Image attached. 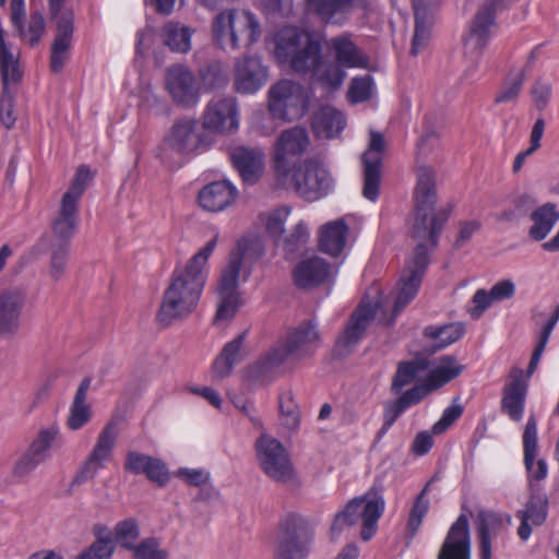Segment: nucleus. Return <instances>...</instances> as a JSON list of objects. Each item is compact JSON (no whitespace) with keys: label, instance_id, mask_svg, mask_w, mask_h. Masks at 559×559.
<instances>
[{"label":"nucleus","instance_id":"f257e3e1","mask_svg":"<svg viewBox=\"0 0 559 559\" xmlns=\"http://www.w3.org/2000/svg\"><path fill=\"white\" fill-rule=\"evenodd\" d=\"M415 211L412 238L416 242L414 253L406 262L405 269L394 292L380 296L374 306L365 301L353 313L338 345L349 349L361 338L371 320L391 323L399 313L415 298L428 265V249L437 245L438 236L449 218L450 210L436 207L437 189L435 171L428 166L417 170V185L414 193Z\"/></svg>","mask_w":559,"mask_h":559},{"label":"nucleus","instance_id":"f03ea898","mask_svg":"<svg viewBox=\"0 0 559 559\" xmlns=\"http://www.w3.org/2000/svg\"><path fill=\"white\" fill-rule=\"evenodd\" d=\"M218 238L216 231L183 265L175 267L157 311L159 323L169 325L195 311L209 277V259Z\"/></svg>","mask_w":559,"mask_h":559},{"label":"nucleus","instance_id":"7ed1b4c3","mask_svg":"<svg viewBox=\"0 0 559 559\" xmlns=\"http://www.w3.org/2000/svg\"><path fill=\"white\" fill-rule=\"evenodd\" d=\"M258 243L251 239H241L231 251L228 263L222 271L217 286L218 304L214 322L216 325L228 324L242 305L238 290L240 278L247 281L250 275L249 263L259 255Z\"/></svg>","mask_w":559,"mask_h":559},{"label":"nucleus","instance_id":"20e7f679","mask_svg":"<svg viewBox=\"0 0 559 559\" xmlns=\"http://www.w3.org/2000/svg\"><path fill=\"white\" fill-rule=\"evenodd\" d=\"M320 343L317 323L308 321L299 324L280 338L261 358L249 368V377H263L272 370L295 364L311 356Z\"/></svg>","mask_w":559,"mask_h":559},{"label":"nucleus","instance_id":"39448f33","mask_svg":"<svg viewBox=\"0 0 559 559\" xmlns=\"http://www.w3.org/2000/svg\"><path fill=\"white\" fill-rule=\"evenodd\" d=\"M273 45L276 60L300 73H307L321 51L320 43L296 26L278 29L273 36Z\"/></svg>","mask_w":559,"mask_h":559},{"label":"nucleus","instance_id":"423d86ee","mask_svg":"<svg viewBox=\"0 0 559 559\" xmlns=\"http://www.w3.org/2000/svg\"><path fill=\"white\" fill-rule=\"evenodd\" d=\"M211 29L213 40L224 49L236 50L241 45H252L261 36L258 19L246 10H224L217 13L212 20Z\"/></svg>","mask_w":559,"mask_h":559},{"label":"nucleus","instance_id":"0eeeda50","mask_svg":"<svg viewBox=\"0 0 559 559\" xmlns=\"http://www.w3.org/2000/svg\"><path fill=\"white\" fill-rule=\"evenodd\" d=\"M518 0H486L471 22L463 37V53L469 63L467 75L474 79L483 51L495 35V15L515 3Z\"/></svg>","mask_w":559,"mask_h":559},{"label":"nucleus","instance_id":"6e6552de","mask_svg":"<svg viewBox=\"0 0 559 559\" xmlns=\"http://www.w3.org/2000/svg\"><path fill=\"white\" fill-rule=\"evenodd\" d=\"M275 179L278 187L294 190L310 202L326 197L334 189V179L330 171L314 160L293 165V168Z\"/></svg>","mask_w":559,"mask_h":559},{"label":"nucleus","instance_id":"1a4fd4ad","mask_svg":"<svg viewBox=\"0 0 559 559\" xmlns=\"http://www.w3.org/2000/svg\"><path fill=\"white\" fill-rule=\"evenodd\" d=\"M385 508V501L380 491L374 488L364 496L354 498L336 514L331 527L332 536L336 537L345 527L362 522L361 538L369 540L377 531L378 520Z\"/></svg>","mask_w":559,"mask_h":559},{"label":"nucleus","instance_id":"9d476101","mask_svg":"<svg viewBox=\"0 0 559 559\" xmlns=\"http://www.w3.org/2000/svg\"><path fill=\"white\" fill-rule=\"evenodd\" d=\"M309 106L307 91L290 80H282L269 91V111L274 118L292 121L301 118Z\"/></svg>","mask_w":559,"mask_h":559},{"label":"nucleus","instance_id":"9b49d317","mask_svg":"<svg viewBox=\"0 0 559 559\" xmlns=\"http://www.w3.org/2000/svg\"><path fill=\"white\" fill-rule=\"evenodd\" d=\"M255 453L261 469L273 480L287 481L294 477L288 451L275 437L261 433L255 441Z\"/></svg>","mask_w":559,"mask_h":559},{"label":"nucleus","instance_id":"f8f14e48","mask_svg":"<svg viewBox=\"0 0 559 559\" xmlns=\"http://www.w3.org/2000/svg\"><path fill=\"white\" fill-rule=\"evenodd\" d=\"M118 437V425L109 421L96 438V441L79 467L73 483L83 484L95 478L111 462Z\"/></svg>","mask_w":559,"mask_h":559},{"label":"nucleus","instance_id":"ddd939ff","mask_svg":"<svg viewBox=\"0 0 559 559\" xmlns=\"http://www.w3.org/2000/svg\"><path fill=\"white\" fill-rule=\"evenodd\" d=\"M310 146V138L302 127H292L283 130L272 146V162L275 178L288 171L296 165L294 162L301 157Z\"/></svg>","mask_w":559,"mask_h":559},{"label":"nucleus","instance_id":"4468645a","mask_svg":"<svg viewBox=\"0 0 559 559\" xmlns=\"http://www.w3.org/2000/svg\"><path fill=\"white\" fill-rule=\"evenodd\" d=\"M239 126V108L235 97L216 96L206 104L202 116V127L204 130L228 135L236 133Z\"/></svg>","mask_w":559,"mask_h":559},{"label":"nucleus","instance_id":"2eb2a0df","mask_svg":"<svg viewBox=\"0 0 559 559\" xmlns=\"http://www.w3.org/2000/svg\"><path fill=\"white\" fill-rule=\"evenodd\" d=\"M210 143L200 130L195 119L185 118L177 121L165 136L162 150L181 155L203 152Z\"/></svg>","mask_w":559,"mask_h":559},{"label":"nucleus","instance_id":"dca6fc26","mask_svg":"<svg viewBox=\"0 0 559 559\" xmlns=\"http://www.w3.org/2000/svg\"><path fill=\"white\" fill-rule=\"evenodd\" d=\"M361 225V217L356 214H346L326 222L318 229V243L322 252L333 257H341L349 239L350 231Z\"/></svg>","mask_w":559,"mask_h":559},{"label":"nucleus","instance_id":"f3484780","mask_svg":"<svg viewBox=\"0 0 559 559\" xmlns=\"http://www.w3.org/2000/svg\"><path fill=\"white\" fill-rule=\"evenodd\" d=\"M165 86L177 105L192 107L200 102L201 94L197 78L183 64H174L166 70Z\"/></svg>","mask_w":559,"mask_h":559},{"label":"nucleus","instance_id":"a211bd4d","mask_svg":"<svg viewBox=\"0 0 559 559\" xmlns=\"http://www.w3.org/2000/svg\"><path fill=\"white\" fill-rule=\"evenodd\" d=\"M50 11L57 20V35L51 47V69L60 71L69 55L73 35V13L62 8V0H49Z\"/></svg>","mask_w":559,"mask_h":559},{"label":"nucleus","instance_id":"6ab92c4d","mask_svg":"<svg viewBox=\"0 0 559 559\" xmlns=\"http://www.w3.org/2000/svg\"><path fill=\"white\" fill-rule=\"evenodd\" d=\"M269 80L267 68L255 56L238 59L234 68V88L237 93L252 95L260 91Z\"/></svg>","mask_w":559,"mask_h":559},{"label":"nucleus","instance_id":"aec40b11","mask_svg":"<svg viewBox=\"0 0 559 559\" xmlns=\"http://www.w3.org/2000/svg\"><path fill=\"white\" fill-rule=\"evenodd\" d=\"M437 559H472L469 521L461 514L450 526Z\"/></svg>","mask_w":559,"mask_h":559},{"label":"nucleus","instance_id":"412c9836","mask_svg":"<svg viewBox=\"0 0 559 559\" xmlns=\"http://www.w3.org/2000/svg\"><path fill=\"white\" fill-rule=\"evenodd\" d=\"M523 462L527 472L530 481L543 480L548 475V465L546 460L537 459L538 455V429L535 415H530L524 427L523 436Z\"/></svg>","mask_w":559,"mask_h":559},{"label":"nucleus","instance_id":"4be33fe9","mask_svg":"<svg viewBox=\"0 0 559 559\" xmlns=\"http://www.w3.org/2000/svg\"><path fill=\"white\" fill-rule=\"evenodd\" d=\"M384 151V140L378 132L370 133L369 147L362 156L364 162V190L366 199L374 201L379 194L380 165Z\"/></svg>","mask_w":559,"mask_h":559},{"label":"nucleus","instance_id":"5701e85b","mask_svg":"<svg viewBox=\"0 0 559 559\" xmlns=\"http://www.w3.org/2000/svg\"><path fill=\"white\" fill-rule=\"evenodd\" d=\"M237 195V188L229 180L222 179L204 186L199 191L198 202L204 211L218 213L231 206Z\"/></svg>","mask_w":559,"mask_h":559},{"label":"nucleus","instance_id":"b1692460","mask_svg":"<svg viewBox=\"0 0 559 559\" xmlns=\"http://www.w3.org/2000/svg\"><path fill=\"white\" fill-rule=\"evenodd\" d=\"M124 468L132 474L145 475L150 481L160 487L170 480L169 468L163 460L138 451L128 453Z\"/></svg>","mask_w":559,"mask_h":559},{"label":"nucleus","instance_id":"393cba45","mask_svg":"<svg viewBox=\"0 0 559 559\" xmlns=\"http://www.w3.org/2000/svg\"><path fill=\"white\" fill-rule=\"evenodd\" d=\"M25 301V294L20 290L0 296V337L10 338L19 333Z\"/></svg>","mask_w":559,"mask_h":559},{"label":"nucleus","instance_id":"a878e982","mask_svg":"<svg viewBox=\"0 0 559 559\" xmlns=\"http://www.w3.org/2000/svg\"><path fill=\"white\" fill-rule=\"evenodd\" d=\"M230 159L247 183H254L263 174L265 153L260 147L237 146L231 150Z\"/></svg>","mask_w":559,"mask_h":559},{"label":"nucleus","instance_id":"bb28decb","mask_svg":"<svg viewBox=\"0 0 559 559\" xmlns=\"http://www.w3.org/2000/svg\"><path fill=\"white\" fill-rule=\"evenodd\" d=\"M528 383L521 369H514L507 382L501 402L502 411L514 421H520L524 414Z\"/></svg>","mask_w":559,"mask_h":559},{"label":"nucleus","instance_id":"cd10ccee","mask_svg":"<svg viewBox=\"0 0 559 559\" xmlns=\"http://www.w3.org/2000/svg\"><path fill=\"white\" fill-rule=\"evenodd\" d=\"M294 282L300 288L318 286L333 276L331 265L319 255L302 259L294 270Z\"/></svg>","mask_w":559,"mask_h":559},{"label":"nucleus","instance_id":"c85d7f7f","mask_svg":"<svg viewBox=\"0 0 559 559\" xmlns=\"http://www.w3.org/2000/svg\"><path fill=\"white\" fill-rule=\"evenodd\" d=\"M439 0H413L415 14V34L412 44V53L418 55L427 45L430 37V27L433 22V12Z\"/></svg>","mask_w":559,"mask_h":559},{"label":"nucleus","instance_id":"c756f323","mask_svg":"<svg viewBox=\"0 0 559 559\" xmlns=\"http://www.w3.org/2000/svg\"><path fill=\"white\" fill-rule=\"evenodd\" d=\"M358 7L356 0H307L308 11L325 23L342 24Z\"/></svg>","mask_w":559,"mask_h":559},{"label":"nucleus","instance_id":"7c9ffc66","mask_svg":"<svg viewBox=\"0 0 559 559\" xmlns=\"http://www.w3.org/2000/svg\"><path fill=\"white\" fill-rule=\"evenodd\" d=\"M247 336L248 330L225 344L219 356L213 362L212 370L215 378L224 379L228 377L234 367L242 360Z\"/></svg>","mask_w":559,"mask_h":559},{"label":"nucleus","instance_id":"2f4dec72","mask_svg":"<svg viewBox=\"0 0 559 559\" xmlns=\"http://www.w3.org/2000/svg\"><path fill=\"white\" fill-rule=\"evenodd\" d=\"M334 59L347 69L367 68V55L347 35L334 37L329 43Z\"/></svg>","mask_w":559,"mask_h":559},{"label":"nucleus","instance_id":"473e14b6","mask_svg":"<svg viewBox=\"0 0 559 559\" xmlns=\"http://www.w3.org/2000/svg\"><path fill=\"white\" fill-rule=\"evenodd\" d=\"M78 222V204L68 199H61L59 213L51 224L53 237L51 242L70 243V239L75 234Z\"/></svg>","mask_w":559,"mask_h":559},{"label":"nucleus","instance_id":"72a5a7b5","mask_svg":"<svg viewBox=\"0 0 559 559\" xmlns=\"http://www.w3.org/2000/svg\"><path fill=\"white\" fill-rule=\"evenodd\" d=\"M346 119L342 111L331 106H324L316 112L312 129L318 138H336L345 128Z\"/></svg>","mask_w":559,"mask_h":559},{"label":"nucleus","instance_id":"f704fd0d","mask_svg":"<svg viewBox=\"0 0 559 559\" xmlns=\"http://www.w3.org/2000/svg\"><path fill=\"white\" fill-rule=\"evenodd\" d=\"M90 385L91 380L87 378L83 379L70 405L66 424L71 431H76L83 428L92 418V406L87 402V391Z\"/></svg>","mask_w":559,"mask_h":559},{"label":"nucleus","instance_id":"c9c22d12","mask_svg":"<svg viewBox=\"0 0 559 559\" xmlns=\"http://www.w3.org/2000/svg\"><path fill=\"white\" fill-rule=\"evenodd\" d=\"M463 370V367L452 356H442L431 362L427 361L426 381L433 391L455 379Z\"/></svg>","mask_w":559,"mask_h":559},{"label":"nucleus","instance_id":"e433bc0d","mask_svg":"<svg viewBox=\"0 0 559 559\" xmlns=\"http://www.w3.org/2000/svg\"><path fill=\"white\" fill-rule=\"evenodd\" d=\"M504 526L496 515L485 516L478 527L479 559H492V547L503 539Z\"/></svg>","mask_w":559,"mask_h":559},{"label":"nucleus","instance_id":"4c0bfd02","mask_svg":"<svg viewBox=\"0 0 559 559\" xmlns=\"http://www.w3.org/2000/svg\"><path fill=\"white\" fill-rule=\"evenodd\" d=\"M344 67L337 62H330L322 60L321 53L319 55L316 63L309 68L307 72L311 73L312 79L326 91L338 90L346 76Z\"/></svg>","mask_w":559,"mask_h":559},{"label":"nucleus","instance_id":"58836bf2","mask_svg":"<svg viewBox=\"0 0 559 559\" xmlns=\"http://www.w3.org/2000/svg\"><path fill=\"white\" fill-rule=\"evenodd\" d=\"M531 221L528 236L535 241H542L559 221V210L555 203H545L531 213Z\"/></svg>","mask_w":559,"mask_h":559},{"label":"nucleus","instance_id":"ea45409f","mask_svg":"<svg viewBox=\"0 0 559 559\" xmlns=\"http://www.w3.org/2000/svg\"><path fill=\"white\" fill-rule=\"evenodd\" d=\"M194 29L177 21L167 22L162 28L163 43L174 52L187 53L190 51L191 38Z\"/></svg>","mask_w":559,"mask_h":559},{"label":"nucleus","instance_id":"a19ab883","mask_svg":"<svg viewBox=\"0 0 559 559\" xmlns=\"http://www.w3.org/2000/svg\"><path fill=\"white\" fill-rule=\"evenodd\" d=\"M61 438L60 428L52 424L41 428L32 440L26 451L39 463H44L51 455V450Z\"/></svg>","mask_w":559,"mask_h":559},{"label":"nucleus","instance_id":"79ce46f5","mask_svg":"<svg viewBox=\"0 0 559 559\" xmlns=\"http://www.w3.org/2000/svg\"><path fill=\"white\" fill-rule=\"evenodd\" d=\"M292 209L289 206H278L269 211L261 212L258 216V223L263 227L266 234L273 238L275 243L278 245L285 231V223L290 215Z\"/></svg>","mask_w":559,"mask_h":559},{"label":"nucleus","instance_id":"37998d69","mask_svg":"<svg viewBox=\"0 0 559 559\" xmlns=\"http://www.w3.org/2000/svg\"><path fill=\"white\" fill-rule=\"evenodd\" d=\"M427 369V361L416 358L409 361L400 362L391 384L394 394L400 393L406 385L417 380Z\"/></svg>","mask_w":559,"mask_h":559},{"label":"nucleus","instance_id":"c03bdc74","mask_svg":"<svg viewBox=\"0 0 559 559\" xmlns=\"http://www.w3.org/2000/svg\"><path fill=\"white\" fill-rule=\"evenodd\" d=\"M278 419L288 431H296L300 426V413L290 391H284L278 397Z\"/></svg>","mask_w":559,"mask_h":559},{"label":"nucleus","instance_id":"a18cd8bd","mask_svg":"<svg viewBox=\"0 0 559 559\" xmlns=\"http://www.w3.org/2000/svg\"><path fill=\"white\" fill-rule=\"evenodd\" d=\"M464 333L463 325L451 323L442 326H428L425 329V336L432 342L436 348L447 347L456 342Z\"/></svg>","mask_w":559,"mask_h":559},{"label":"nucleus","instance_id":"49530a36","mask_svg":"<svg viewBox=\"0 0 559 559\" xmlns=\"http://www.w3.org/2000/svg\"><path fill=\"white\" fill-rule=\"evenodd\" d=\"M139 524L131 518L119 521L114 528V543H118L122 548L131 552L139 544Z\"/></svg>","mask_w":559,"mask_h":559},{"label":"nucleus","instance_id":"de8ad7c7","mask_svg":"<svg viewBox=\"0 0 559 559\" xmlns=\"http://www.w3.org/2000/svg\"><path fill=\"white\" fill-rule=\"evenodd\" d=\"M307 551L306 540L300 536L287 533L278 542L275 559H302Z\"/></svg>","mask_w":559,"mask_h":559},{"label":"nucleus","instance_id":"09e8293b","mask_svg":"<svg viewBox=\"0 0 559 559\" xmlns=\"http://www.w3.org/2000/svg\"><path fill=\"white\" fill-rule=\"evenodd\" d=\"M558 320H559V309L551 316V318H549L547 320L545 325L542 328V331L539 332V335H538L537 344H536L533 355L531 357L527 373L524 374V377L526 378L527 381H528V378L536 370V368L542 359V356L544 354V350L546 348V345L549 341V337L552 333V330L555 329Z\"/></svg>","mask_w":559,"mask_h":559},{"label":"nucleus","instance_id":"8fccbe9b","mask_svg":"<svg viewBox=\"0 0 559 559\" xmlns=\"http://www.w3.org/2000/svg\"><path fill=\"white\" fill-rule=\"evenodd\" d=\"M133 559H169L168 550L163 547L162 540L150 536L141 539L132 551Z\"/></svg>","mask_w":559,"mask_h":559},{"label":"nucleus","instance_id":"3c124183","mask_svg":"<svg viewBox=\"0 0 559 559\" xmlns=\"http://www.w3.org/2000/svg\"><path fill=\"white\" fill-rule=\"evenodd\" d=\"M40 464L25 450L13 461L10 476L15 483H24Z\"/></svg>","mask_w":559,"mask_h":559},{"label":"nucleus","instance_id":"603ef678","mask_svg":"<svg viewBox=\"0 0 559 559\" xmlns=\"http://www.w3.org/2000/svg\"><path fill=\"white\" fill-rule=\"evenodd\" d=\"M70 243L51 242L50 245V267L49 275L58 281L66 272L68 264Z\"/></svg>","mask_w":559,"mask_h":559},{"label":"nucleus","instance_id":"864d4df0","mask_svg":"<svg viewBox=\"0 0 559 559\" xmlns=\"http://www.w3.org/2000/svg\"><path fill=\"white\" fill-rule=\"evenodd\" d=\"M373 93V80L370 75H365L352 80L347 97L352 104H359L370 99Z\"/></svg>","mask_w":559,"mask_h":559},{"label":"nucleus","instance_id":"5fc2aeb1","mask_svg":"<svg viewBox=\"0 0 559 559\" xmlns=\"http://www.w3.org/2000/svg\"><path fill=\"white\" fill-rule=\"evenodd\" d=\"M92 178L93 174L91 173L90 168L86 166H80L70 183L69 189L64 192L61 199H68L74 204H78Z\"/></svg>","mask_w":559,"mask_h":559},{"label":"nucleus","instance_id":"6e6d98bb","mask_svg":"<svg viewBox=\"0 0 559 559\" xmlns=\"http://www.w3.org/2000/svg\"><path fill=\"white\" fill-rule=\"evenodd\" d=\"M524 82V72L522 69H518L510 73L503 83L500 92L496 96L497 103H511L514 102L522 90Z\"/></svg>","mask_w":559,"mask_h":559},{"label":"nucleus","instance_id":"4d7b16f0","mask_svg":"<svg viewBox=\"0 0 559 559\" xmlns=\"http://www.w3.org/2000/svg\"><path fill=\"white\" fill-rule=\"evenodd\" d=\"M534 525H542L548 515V498L545 495L534 496L526 509L519 512Z\"/></svg>","mask_w":559,"mask_h":559},{"label":"nucleus","instance_id":"13d9d810","mask_svg":"<svg viewBox=\"0 0 559 559\" xmlns=\"http://www.w3.org/2000/svg\"><path fill=\"white\" fill-rule=\"evenodd\" d=\"M426 488L421 490V492L416 498L407 521V530L412 535H415L418 528L420 527L425 515L429 510V499L426 497Z\"/></svg>","mask_w":559,"mask_h":559},{"label":"nucleus","instance_id":"bf43d9fd","mask_svg":"<svg viewBox=\"0 0 559 559\" xmlns=\"http://www.w3.org/2000/svg\"><path fill=\"white\" fill-rule=\"evenodd\" d=\"M115 551V543L111 538H97L87 549L75 559H110Z\"/></svg>","mask_w":559,"mask_h":559},{"label":"nucleus","instance_id":"052dcab7","mask_svg":"<svg viewBox=\"0 0 559 559\" xmlns=\"http://www.w3.org/2000/svg\"><path fill=\"white\" fill-rule=\"evenodd\" d=\"M201 78L207 90L225 87L229 81L228 73L221 63L210 64L201 73Z\"/></svg>","mask_w":559,"mask_h":559},{"label":"nucleus","instance_id":"680f3d73","mask_svg":"<svg viewBox=\"0 0 559 559\" xmlns=\"http://www.w3.org/2000/svg\"><path fill=\"white\" fill-rule=\"evenodd\" d=\"M174 476L181 479L186 484L190 486H202L209 483L211 475L210 472L205 468H189V467H180L175 473Z\"/></svg>","mask_w":559,"mask_h":559},{"label":"nucleus","instance_id":"e2e57ef3","mask_svg":"<svg viewBox=\"0 0 559 559\" xmlns=\"http://www.w3.org/2000/svg\"><path fill=\"white\" fill-rule=\"evenodd\" d=\"M462 414V405L454 402L443 411L440 419L433 425L432 432L435 435L444 432L450 426L453 425L454 421L461 417Z\"/></svg>","mask_w":559,"mask_h":559},{"label":"nucleus","instance_id":"0e129e2a","mask_svg":"<svg viewBox=\"0 0 559 559\" xmlns=\"http://www.w3.org/2000/svg\"><path fill=\"white\" fill-rule=\"evenodd\" d=\"M12 82L9 81L7 84L3 82V94L0 103V120L7 128L13 127L16 120L13 97L8 91V85Z\"/></svg>","mask_w":559,"mask_h":559},{"label":"nucleus","instance_id":"69168bd1","mask_svg":"<svg viewBox=\"0 0 559 559\" xmlns=\"http://www.w3.org/2000/svg\"><path fill=\"white\" fill-rule=\"evenodd\" d=\"M493 299L489 292L485 289H478L471 301L468 313L473 319H479L483 313L493 304Z\"/></svg>","mask_w":559,"mask_h":559},{"label":"nucleus","instance_id":"338daca9","mask_svg":"<svg viewBox=\"0 0 559 559\" xmlns=\"http://www.w3.org/2000/svg\"><path fill=\"white\" fill-rule=\"evenodd\" d=\"M45 29V20L40 13H34L31 16L27 29L22 28L20 34L29 41L31 45H36Z\"/></svg>","mask_w":559,"mask_h":559},{"label":"nucleus","instance_id":"774afa93","mask_svg":"<svg viewBox=\"0 0 559 559\" xmlns=\"http://www.w3.org/2000/svg\"><path fill=\"white\" fill-rule=\"evenodd\" d=\"M308 237H309L308 225L304 221L298 222L294 226L290 235L283 239L284 250H286L287 252H293L295 250V247L298 243L305 242L308 239Z\"/></svg>","mask_w":559,"mask_h":559}]
</instances>
